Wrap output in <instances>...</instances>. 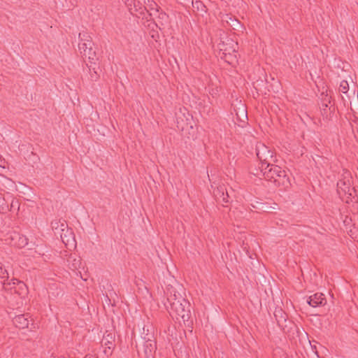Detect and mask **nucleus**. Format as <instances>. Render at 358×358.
Here are the masks:
<instances>
[{"mask_svg":"<svg viewBox=\"0 0 358 358\" xmlns=\"http://www.w3.org/2000/svg\"><path fill=\"white\" fill-rule=\"evenodd\" d=\"M166 301L164 306L170 315L176 317L177 320L181 318L185 325L192 324L191 305L180 293L176 291L173 286H168L165 291Z\"/></svg>","mask_w":358,"mask_h":358,"instance_id":"nucleus-1","label":"nucleus"},{"mask_svg":"<svg viewBox=\"0 0 358 358\" xmlns=\"http://www.w3.org/2000/svg\"><path fill=\"white\" fill-rule=\"evenodd\" d=\"M255 176L264 178L268 181H271L275 186H282L284 188H287L290 186V181L287 177L285 170L278 165L271 164V166L267 167H259L258 169H255V171H251Z\"/></svg>","mask_w":358,"mask_h":358,"instance_id":"nucleus-2","label":"nucleus"},{"mask_svg":"<svg viewBox=\"0 0 358 358\" xmlns=\"http://www.w3.org/2000/svg\"><path fill=\"white\" fill-rule=\"evenodd\" d=\"M79 38L78 48L82 57L84 59L87 58L90 62H93L96 57L91 36L87 33H80Z\"/></svg>","mask_w":358,"mask_h":358,"instance_id":"nucleus-3","label":"nucleus"},{"mask_svg":"<svg viewBox=\"0 0 358 358\" xmlns=\"http://www.w3.org/2000/svg\"><path fill=\"white\" fill-rule=\"evenodd\" d=\"M256 155L260 162L259 167H268L271 164L275 162V157L273 152L263 143H259L256 146Z\"/></svg>","mask_w":358,"mask_h":358,"instance_id":"nucleus-4","label":"nucleus"},{"mask_svg":"<svg viewBox=\"0 0 358 358\" xmlns=\"http://www.w3.org/2000/svg\"><path fill=\"white\" fill-rule=\"evenodd\" d=\"M337 192L342 199H346V202L349 203V200L355 198L357 195V191L355 187H351V181L341 180L337 182Z\"/></svg>","mask_w":358,"mask_h":358,"instance_id":"nucleus-5","label":"nucleus"},{"mask_svg":"<svg viewBox=\"0 0 358 358\" xmlns=\"http://www.w3.org/2000/svg\"><path fill=\"white\" fill-rule=\"evenodd\" d=\"M219 48L220 51H222L224 55L222 58L227 60V56H231V53H235L238 48V43L235 42L232 38H227L226 41H222L219 44Z\"/></svg>","mask_w":358,"mask_h":358,"instance_id":"nucleus-6","label":"nucleus"},{"mask_svg":"<svg viewBox=\"0 0 358 358\" xmlns=\"http://www.w3.org/2000/svg\"><path fill=\"white\" fill-rule=\"evenodd\" d=\"M136 348L138 354L142 352L146 358H151L157 349V343L155 339L145 343H141V345H138V348Z\"/></svg>","mask_w":358,"mask_h":358,"instance_id":"nucleus-7","label":"nucleus"},{"mask_svg":"<svg viewBox=\"0 0 358 358\" xmlns=\"http://www.w3.org/2000/svg\"><path fill=\"white\" fill-rule=\"evenodd\" d=\"M213 195L216 201L222 203V206H225V204L229 203V195L224 185L217 187L213 190Z\"/></svg>","mask_w":358,"mask_h":358,"instance_id":"nucleus-8","label":"nucleus"},{"mask_svg":"<svg viewBox=\"0 0 358 358\" xmlns=\"http://www.w3.org/2000/svg\"><path fill=\"white\" fill-rule=\"evenodd\" d=\"M58 235L66 247H76L75 236L71 229L65 230Z\"/></svg>","mask_w":358,"mask_h":358,"instance_id":"nucleus-9","label":"nucleus"},{"mask_svg":"<svg viewBox=\"0 0 358 358\" xmlns=\"http://www.w3.org/2000/svg\"><path fill=\"white\" fill-rule=\"evenodd\" d=\"M307 303L315 308L324 306L327 303V299L322 293H315L308 297Z\"/></svg>","mask_w":358,"mask_h":358,"instance_id":"nucleus-10","label":"nucleus"},{"mask_svg":"<svg viewBox=\"0 0 358 358\" xmlns=\"http://www.w3.org/2000/svg\"><path fill=\"white\" fill-rule=\"evenodd\" d=\"M329 103H330V97L326 95L320 104L321 115L324 119H329L331 113L334 110V108L331 110L332 106H329Z\"/></svg>","mask_w":358,"mask_h":358,"instance_id":"nucleus-11","label":"nucleus"},{"mask_svg":"<svg viewBox=\"0 0 358 358\" xmlns=\"http://www.w3.org/2000/svg\"><path fill=\"white\" fill-rule=\"evenodd\" d=\"M273 315L278 325L281 329H284L285 327H287L286 322L287 318V315L285 312L281 308L277 307L275 308Z\"/></svg>","mask_w":358,"mask_h":358,"instance_id":"nucleus-12","label":"nucleus"},{"mask_svg":"<svg viewBox=\"0 0 358 358\" xmlns=\"http://www.w3.org/2000/svg\"><path fill=\"white\" fill-rule=\"evenodd\" d=\"M155 339V338L153 332L150 331L148 328L145 329V327L144 326L143 327V333L138 338V341H136V348H138V345L141 346V343H145Z\"/></svg>","mask_w":358,"mask_h":358,"instance_id":"nucleus-13","label":"nucleus"},{"mask_svg":"<svg viewBox=\"0 0 358 358\" xmlns=\"http://www.w3.org/2000/svg\"><path fill=\"white\" fill-rule=\"evenodd\" d=\"M13 324L19 329L27 328L29 324V321L24 315H19L13 318Z\"/></svg>","mask_w":358,"mask_h":358,"instance_id":"nucleus-14","label":"nucleus"},{"mask_svg":"<svg viewBox=\"0 0 358 358\" xmlns=\"http://www.w3.org/2000/svg\"><path fill=\"white\" fill-rule=\"evenodd\" d=\"M52 228L54 230L55 234L57 236V234H61V232L64 231L65 230L69 229L68 225L66 222L63 220L61 221H54L52 222Z\"/></svg>","mask_w":358,"mask_h":358,"instance_id":"nucleus-15","label":"nucleus"},{"mask_svg":"<svg viewBox=\"0 0 358 358\" xmlns=\"http://www.w3.org/2000/svg\"><path fill=\"white\" fill-rule=\"evenodd\" d=\"M192 8L194 12H196L198 15H203L207 11L206 6L199 0L192 1Z\"/></svg>","mask_w":358,"mask_h":358,"instance_id":"nucleus-16","label":"nucleus"},{"mask_svg":"<svg viewBox=\"0 0 358 358\" xmlns=\"http://www.w3.org/2000/svg\"><path fill=\"white\" fill-rule=\"evenodd\" d=\"M145 6L143 7V12L146 10L150 13H159L160 7L153 0H145Z\"/></svg>","mask_w":358,"mask_h":358,"instance_id":"nucleus-17","label":"nucleus"},{"mask_svg":"<svg viewBox=\"0 0 358 358\" xmlns=\"http://www.w3.org/2000/svg\"><path fill=\"white\" fill-rule=\"evenodd\" d=\"M115 336L113 334H105L101 340L102 346H113L115 348L114 344Z\"/></svg>","mask_w":358,"mask_h":358,"instance_id":"nucleus-18","label":"nucleus"},{"mask_svg":"<svg viewBox=\"0 0 358 358\" xmlns=\"http://www.w3.org/2000/svg\"><path fill=\"white\" fill-rule=\"evenodd\" d=\"M227 24L233 29L237 31H243V30L245 29L241 22L233 16Z\"/></svg>","mask_w":358,"mask_h":358,"instance_id":"nucleus-19","label":"nucleus"},{"mask_svg":"<svg viewBox=\"0 0 358 358\" xmlns=\"http://www.w3.org/2000/svg\"><path fill=\"white\" fill-rule=\"evenodd\" d=\"M149 15L150 16L157 15V17L161 20L159 21V24L163 26L164 24V22H168L169 16L163 11H160L159 10V13H150Z\"/></svg>","mask_w":358,"mask_h":358,"instance_id":"nucleus-20","label":"nucleus"},{"mask_svg":"<svg viewBox=\"0 0 358 358\" xmlns=\"http://www.w3.org/2000/svg\"><path fill=\"white\" fill-rule=\"evenodd\" d=\"M274 205L275 206H271L268 203H261L259 209L266 213H272L277 209V204L274 203Z\"/></svg>","mask_w":358,"mask_h":358,"instance_id":"nucleus-21","label":"nucleus"},{"mask_svg":"<svg viewBox=\"0 0 358 358\" xmlns=\"http://www.w3.org/2000/svg\"><path fill=\"white\" fill-rule=\"evenodd\" d=\"M0 278L5 279L3 281V284H6V280L8 279V273L6 269L3 264L0 263Z\"/></svg>","mask_w":358,"mask_h":358,"instance_id":"nucleus-22","label":"nucleus"},{"mask_svg":"<svg viewBox=\"0 0 358 358\" xmlns=\"http://www.w3.org/2000/svg\"><path fill=\"white\" fill-rule=\"evenodd\" d=\"M132 8H133V14L132 15H134V12H138L141 15L144 13L143 8L140 6L139 1L136 2V0H135L134 2L133 3Z\"/></svg>","mask_w":358,"mask_h":358,"instance_id":"nucleus-23","label":"nucleus"},{"mask_svg":"<svg viewBox=\"0 0 358 358\" xmlns=\"http://www.w3.org/2000/svg\"><path fill=\"white\" fill-rule=\"evenodd\" d=\"M349 90V85L348 81L342 80L340 83L339 91L343 94H347Z\"/></svg>","mask_w":358,"mask_h":358,"instance_id":"nucleus-24","label":"nucleus"},{"mask_svg":"<svg viewBox=\"0 0 358 358\" xmlns=\"http://www.w3.org/2000/svg\"><path fill=\"white\" fill-rule=\"evenodd\" d=\"M351 173L350 171H348V170H345L344 169L343 170V173L342 174V178H341L340 180H348V181H350L351 180Z\"/></svg>","mask_w":358,"mask_h":358,"instance_id":"nucleus-25","label":"nucleus"},{"mask_svg":"<svg viewBox=\"0 0 358 358\" xmlns=\"http://www.w3.org/2000/svg\"><path fill=\"white\" fill-rule=\"evenodd\" d=\"M236 115L238 116V117L239 118V120L243 122H245V120H248V115H247V111L245 109H243L241 112V114H240V116L236 113Z\"/></svg>","mask_w":358,"mask_h":358,"instance_id":"nucleus-26","label":"nucleus"},{"mask_svg":"<svg viewBox=\"0 0 358 358\" xmlns=\"http://www.w3.org/2000/svg\"><path fill=\"white\" fill-rule=\"evenodd\" d=\"M134 1L135 0H124L125 5L127 6V7L128 8L131 14H133L132 6Z\"/></svg>","mask_w":358,"mask_h":358,"instance_id":"nucleus-27","label":"nucleus"},{"mask_svg":"<svg viewBox=\"0 0 358 358\" xmlns=\"http://www.w3.org/2000/svg\"><path fill=\"white\" fill-rule=\"evenodd\" d=\"M114 348L113 346H105V349L103 350V353L107 356H110L112 355L113 350Z\"/></svg>","mask_w":358,"mask_h":358,"instance_id":"nucleus-28","label":"nucleus"},{"mask_svg":"<svg viewBox=\"0 0 358 358\" xmlns=\"http://www.w3.org/2000/svg\"><path fill=\"white\" fill-rule=\"evenodd\" d=\"M80 259H74L73 260L71 268L73 270L77 269V268L80 266Z\"/></svg>","mask_w":358,"mask_h":358,"instance_id":"nucleus-29","label":"nucleus"},{"mask_svg":"<svg viewBox=\"0 0 358 358\" xmlns=\"http://www.w3.org/2000/svg\"><path fill=\"white\" fill-rule=\"evenodd\" d=\"M20 241L19 245L20 247H24L28 243L26 238H20Z\"/></svg>","mask_w":358,"mask_h":358,"instance_id":"nucleus-30","label":"nucleus"},{"mask_svg":"<svg viewBox=\"0 0 358 358\" xmlns=\"http://www.w3.org/2000/svg\"><path fill=\"white\" fill-rule=\"evenodd\" d=\"M231 17H232L231 15H229V14H226V15H224L222 17V22H227V24H228V23H229V20H231Z\"/></svg>","mask_w":358,"mask_h":358,"instance_id":"nucleus-31","label":"nucleus"},{"mask_svg":"<svg viewBox=\"0 0 358 358\" xmlns=\"http://www.w3.org/2000/svg\"><path fill=\"white\" fill-rule=\"evenodd\" d=\"M234 53H231V56H229V55H227V60H225L226 62H229V63H231V62L229 61V59L232 60L233 59V57L236 58V55H233Z\"/></svg>","mask_w":358,"mask_h":358,"instance_id":"nucleus-32","label":"nucleus"},{"mask_svg":"<svg viewBox=\"0 0 358 358\" xmlns=\"http://www.w3.org/2000/svg\"><path fill=\"white\" fill-rule=\"evenodd\" d=\"M12 282H13V285L21 284L22 283L24 285V284L22 282L19 281L17 279H12Z\"/></svg>","mask_w":358,"mask_h":358,"instance_id":"nucleus-33","label":"nucleus"},{"mask_svg":"<svg viewBox=\"0 0 358 358\" xmlns=\"http://www.w3.org/2000/svg\"><path fill=\"white\" fill-rule=\"evenodd\" d=\"M84 358H94V356L92 355H87Z\"/></svg>","mask_w":358,"mask_h":358,"instance_id":"nucleus-34","label":"nucleus"},{"mask_svg":"<svg viewBox=\"0 0 358 358\" xmlns=\"http://www.w3.org/2000/svg\"><path fill=\"white\" fill-rule=\"evenodd\" d=\"M357 131H358V129H357Z\"/></svg>","mask_w":358,"mask_h":358,"instance_id":"nucleus-35","label":"nucleus"}]
</instances>
